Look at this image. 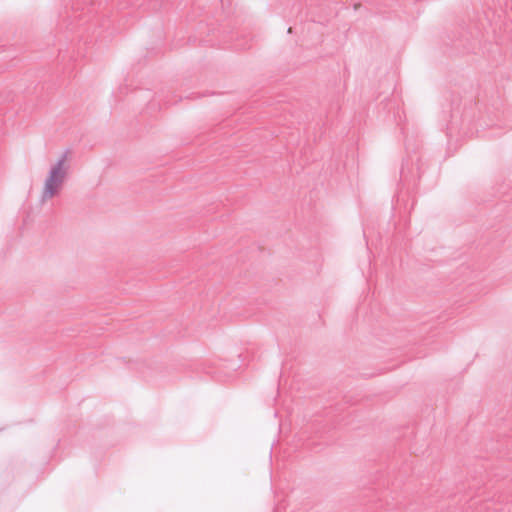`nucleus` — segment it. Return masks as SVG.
<instances>
[{
  "mask_svg": "<svg viewBox=\"0 0 512 512\" xmlns=\"http://www.w3.org/2000/svg\"><path fill=\"white\" fill-rule=\"evenodd\" d=\"M64 182V155L59 158L56 165L49 171V175L45 180L41 202L53 198L59 191Z\"/></svg>",
  "mask_w": 512,
  "mask_h": 512,
  "instance_id": "nucleus-1",
  "label": "nucleus"
}]
</instances>
